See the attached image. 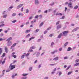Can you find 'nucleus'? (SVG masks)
<instances>
[{
	"label": "nucleus",
	"mask_w": 79,
	"mask_h": 79,
	"mask_svg": "<svg viewBox=\"0 0 79 79\" xmlns=\"http://www.w3.org/2000/svg\"><path fill=\"white\" fill-rule=\"evenodd\" d=\"M50 29H51V27H49V28H48L47 29V30L48 31V30H50Z\"/></svg>",
	"instance_id": "obj_61"
},
{
	"label": "nucleus",
	"mask_w": 79,
	"mask_h": 79,
	"mask_svg": "<svg viewBox=\"0 0 79 79\" xmlns=\"http://www.w3.org/2000/svg\"><path fill=\"white\" fill-rule=\"evenodd\" d=\"M72 73V72H68V75H69L71 74V73Z\"/></svg>",
	"instance_id": "obj_34"
},
{
	"label": "nucleus",
	"mask_w": 79,
	"mask_h": 79,
	"mask_svg": "<svg viewBox=\"0 0 79 79\" xmlns=\"http://www.w3.org/2000/svg\"><path fill=\"white\" fill-rule=\"evenodd\" d=\"M13 56V58H16V56L15 55L13 56Z\"/></svg>",
	"instance_id": "obj_48"
},
{
	"label": "nucleus",
	"mask_w": 79,
	"mask_h": 79,
	"mask_svg": "<svg viewBox=\"0 0 79 79\" xmlns=\"http://www.w3.org/2000/svg\"><path fill=\"white\" fill-rule=\"evenodd\" d=\"M59 16H62V14L61 13H60L58 14Z\"/></svg>",
	"instance_id": "obj_57"
},
{
	"label": "nucleus",
	"mask_w": 79,
	"mask_h": 79,
	"mask_svg": "<svg viewBox=\"0 0 79 79\" xmlns=\"http://www.w3.org/2000/svg\"><path fill=\"white\" fill-rule=\"evenodd\" d=\"M36 56L37 57H38L39 56V55H40V53L39 52H36Z\"/></svg>",
	"instance_id": "obj_15"
},
{
	"label": "nucleus",
	"mask_w": 79,
	"mask_h": 79,
	"mask_svg": "<svg viewBox=\"0 0 79 79\" xmlns=\"http://www.w3.org/2000/svg\"><path fill=\"white\" fill-rule=\"evenodd\" d=\"M6 58H5L4 60L2 62V64H5V60H6Z\"/></svg>",
	"instance_id": "obj_14"
},
{
	"label": "nucleus",
	"mask_w": 79,
	"mask_h": 79,
	"mask_svg": "<svg viewBox=\"0 0 79 79\" xmlns=\"http://www.w3.org/2000/svg\"><path fill=\"white\" fill-rule=\"evenodd\" d=\"M29 22H27L26 23V25H27V24H29Z\"/></svg>",
	"instance_id": "obj_50"
},
{
	"label": "nucleus",
	"mask_w": 79,
	"mask_h": 79,
	"mask_svg": "<svg viewBox=\"0 0 79 79\" xmlns=\"http://www.w3.org/2000/svg\"><path fill=\"white\" fill-rule=\"evenodd\" d=\"M5 56V53H4L1 56L2 58H3V57H4V56Z\"/></svg>",
	"instance_id": "obj_25"
},
{
	"label": "nucleus",
	"mask_w": 79,
	"mask_h": 79,
	"mask_svg": "<svg viewBox=\"0 0 79 79\" xmlns=\"http://www.w3.org/2000/svg\"><path fill=\"white\" fill-rule=\"evenodd\" d=\"M39 29H37L36 30V32H39Z\"/></svg>",
	"instance_id": "obj_43"
},
{
	"label": "nucleus",
	"mask_w": 79,
	"mask_h": 79,
	"mask_svg": "<svg viewBox=\"0 0 79 79\" xmlns=\"http://www.w3.org/2000/svg\"><path fill=\"white\" fill-rule=\"evenodd\" d=\"M15 52H14L12 53L11 54V56H14V55H15Z\"/></svg>",
	"instance_id": "obj_33"
},
{
	"label": "nucleus",
	"mask_w": 79,
	"mask_h": 79,
	"mask_svg": "<svg viewBox=\"0 0 79 79\" xmlns=\"http://www.w3.org/2000/svg\"><path fill=\"white\" fill-rule=\"evenodd\" d=\"M27 75H28V74L27 73H23L22 74V76H23L26 77V76H27Z\"/></svg>",
	"instance_id": "obj_19"
},
{
	"label": "nucleus",
	"mask_w": 79,
	"mask_h": 79,
	"mask_svg": "<svg viewBox=\"0 0 79 79\" xmlns=\"http://www.w3.org/2000/svg\"><path fill=\"white\" fill-rule=\"evenodd\" d=\"M2 60H3V58L1 59L0 60V64H1L2 63Z\"/></svg>",
	"instance_id": "obj_41"
},
{
	"label": "nucleus",
	"mask_w": 79,
	"mask_h": 79,
	"mask_svg": "<svg viewBox=\"0 0 79 79\" xmlns=\"http://www.w3.org/2000/svg\"><path fill=\"white\" fill-rule=\"evenodd\" d=\"M64 19V16H63V17L61 18V19Z\"/></svg>",
	"instance_id": "obj_49"
},
{
	"label": "nucleus",
	"mask_w": 79,
	"mask_h": 79,
	"mask_svg": "<svg viewBox=\"0 0 79 79\" xmlns=\"http://www.w3.org/2000/svg\"><path fill=\"white\" fill-rule=\"evenodd\" d=\"M30 48L31 49H34V48H35V47L34 46H32Z\"/></svg>",
	"instance_id": "obj_32"
},
{
	"label": "nucleus",
	"mask_w": 79,
	"mask_h": 79,
	"mask_svg": "<svg viewBox=\"0 0 79 79\" xmlns=\"http://www.w3.org/2000/svg\"><path fill=\"white\" fill-rule=\"evenodd\" d=\"M26 13H29V10L27 9L26 10Z\"/></svg>",
	"instance_id": "obj_28"
},
{
	"label": "nucleus",
	"mask_w": 79,
	"mask_h": 79,
	"mask_svg": "<svg viewBox=\"0 0 79 79\" xmlns=\"http://www.w3.org/2000/svg\"><path fill=\"white\" fill-rule=\"evenodd\" d=\"M5 26V24H3L0 25V27H2V26Z\"/></svg>",
	"instance_id": "obj_40"
},
{
	"label": "nucleus",
	"mask_w": 79,
	"mask_h": 79,
	"mask_svg": "<svg viewBox=\"0 0 79 79\" xmlns=\"http://www.w3.org/2000/svg\"><path fill=\"white\" fill-rule=\"evenodd\" d=\"M30 31H31L30 30H26L25 33H28L29 32H30Z\"/></svg>",
	"instance_id": "obj_23"
},
{
	"label": "nucleus",
	"mask_w": 79,
	"mask_h": 79,
	"mask_svg": "<svg viewBox=\"0 0 79 79\" xmlns=\"http://www.w3.org/2000/svg\"><path fill=\"white\" fill-rule=\"evenodd\" d=\"M12 15L13 16H16V14L15 13H14L13 14H12Z\"/></svg>",
	"instance_id": "obj_38"
},
{
	"label": "nucleus",
	"mask_w": 79,
	"mask_h": 79,
	"mask_svg": "<svg viewBox=\"0 0 79 79\" xmlns=\"http://www.w3.org/2000/svg\"><path fill=\"white\" fill-rule=\"evenodd\" d=\"M23 7H22L21 9V11H23Z\"/></svg>",
	"instance_id": "obj_64"
},
{
	"label": "nucleus",
	"mask_w": 79,
	"mask_h": 79,
	"mask_svg": "<svg viewBox=\"0 0 79 79\" xmlns=\"http://www.w3.org/2000/svg\"><path fill=\"white\" fill-rule=\"evenodd\" d=\"M54 44V43L53 42H52L51 44V46L53 47V46Z\"/></svg>",
	"instance_id": "obj_29"
},
{
	"label": "nucleus",
	"mask_w": 79,
	"mask_h": 79,
	"mask_svg": "<svg viewBox=\"0 0 79 79\" xmlns=\"http://www.w3.org/2000/svg\"><path fill=\"white\" fill-rule=\"evenodd\" d=\"M68 42H67L66 43H65L64 45V47H66L67 46V45H68Z\"/></svg>",
	"instance_id": "obj_13"
},
{
	"label": "nucleus",
	"mask_w": 79,
	"mask_h": 79,
	"mask_svg": "<svg viewBox=\"0 0 79 79\" xmlns=\"http://www.w3.org/2000/svg\"><path fill=\"white\" fill-rule=\"evenodd\" d=\"M17 76V74H15L12 75L11 76V77L12 79H15V76Z\"/></svg>",
	"instance_id": "obj_5"
},
{
	"label": "nucleus",
	"mask_w": 79,
	"mask_h": 79,
	"mask_svg": "<svg viewBox=\"0 0 79 79\" xmlns=\"http://www.w3.org/2000/svg\"><path fill=\"white\" fill-rule=\"evenodd\" d=\"M11 42L10 41L8 42L7 45L8 46H10L11 45Z\"/></svg>",
	"instance_id": "obj_8"
},
{
	"label": "nucleus",
	"mask_w": 79,
	"mask_h": 79,
	"mask_svg": "<svg viewBox=\"0 0 79 79\" xmlns=\"http://www.w3.org/2000/svg\"><path fill=\"white\" fill-rule=\"evenodd\" d=\"M12 40V37H10V38H8L6 40V41H10V40Z\"/></svg>",
	"instance_id": "obj_18"
},
{
	"label": "nucleus",
	"mask_w": 79,
	"mask_h": 79,
	"mask_svg": "<svg viewBox=\"0 0 79 79\" xmlns=\"http://www.w3.org/2000/svg\"><path fill=\"white\" fill-rule=\"evenodd\" d=\"M61 25H58L57 27V29H60V28H61Z\"/></svg>",
	"instance_id": "obj_20"
},
{
	"label": "nucleus",
	"mask_w": 79,
	"mask_h": 79,
	"mask_svg": "<svg viewBox=\"0 0 79 79\" xmlns=\"http://www.w3.org/2000/svg\"><path fill=\"white\" fill-rule=\"evenodd\" d=\"M59 52V51L57 50H55L54 51L52 52V54H54L55 53H56V52Z\"/></svg>",
	"instance_id": "obj_11"
},
{
	"label": "nucleus",
	"mask_w": 79,
	"mask_h": 79,
	"mask_svg": "<svg viewBox=\"0 0 79 79\" xmlns=\"http://www.w3.org/2000/svg\"><path fill=\"white\" fill-rule=\"evenodd\" d=\"M24 64H25V62H23L22 63V65H24Z\"/></svg>",
	"instance_id": "obj_62"
},
{
	"label": "nucleus",
	"mask_w": 79,
	"mask_h": 79,
	"mask_svg": "<svg viewBox=\"0 0 79 79\" xmlns=\"http://www.w3.org/2000/svg\"><path fill=\"white\" fill-rule=\"evenodd\" d=\"M19 2V0H16L15 2L17 3V2Z\"/></svg>",
	"instance_id": "obj_59"
},
{
	"label": "nucleus",
	"mask_w": 79,
	"mask_h": 79,
	"mask_svg": "<svg viewBox=\"0 0 79 79\" xmlns=\"http://www.w3.org/2000/svg\"><path fill=\"white\" fill-rule=\"evenodd\" d=\"M6 16H7L6 15H4L3 18H6Z\"/></svg>",
	"instance_id": "obj_63"
},
{
	"label": "nucleus",
	"mask_w": 79,
	"mask_h": 79,
	"mask_svg": "<svg viewBox=\"0 0 79 79\" xmlns=\"http://www.w3.org/2000/svg\"><path fill=\"white\" fill-rule=\"evenodd\" d=\"M77 30V28H75L73 30L72 32H74V31H76Z\"/></svg>",
	"instance_id": "obj_26"
},
{
	"label": "nucleus",
	"mask_w": 79,
	"mask_h": 79,
	"mask_svg": "<svg viewBox=\"0 0 79 79\" xmlns=\"http://www.w3.org/2000/svg\"><path fill=\"white\" fill-rule=\"evenodd\" d=\"M24 56H25V55L23 54L21 57V59H23L24 58Z\"/></svg>",
	"instance_id": "obj_24"
},
{
	"label": "nucleus",
	"mask_w": 79,
	"mask_h": 79,
	"mask_svg": "<svg viewBox=\"0 0 79 79\" xmlns=\"http://www.w3.org/2000/svg\"><path fill=\"white\" fill-rule=\"evenodd\" d=\"M53 60H54V61H57V60H58V57H56L54 58Z\"/></svg>",
	"instance_id": "obj_12"
},
{
	"label": "nucleus",
	"mask_w": 79,
	"mask_h": 79,
	"mask_svg": "<svg viewBox=\"0 0 79 79\" xmlns=\"http://www.w3.org/2000/svg\"><path fill=\"white\" fill-rule=\"evenodd\" d=\"M16 20H15L13 21L12 22V23H16Z\"/></svg>",
	"instance_id": "obj_46"
},
{
	"label": "nucleus",
	"mask_w": 79,
	"mask_h": 79,
	"mask_svg": "<svg viewBox=\"0 0 79 79\" xmlns=\"http://www.w3.org/2000/svg\"><path fill=\"white\" fill-rule=\"evenodd\" d=\"M79 59H77L76 60V61H75V62L76 63H78V62H79Z\"/></svg>",
	"instance_id": "obj_39"
},
{
	"label": "nucleus",
	"mask_w": 79,
	"mask_h": 79,
	"mask_svg": "<svg viewBox=\"0 0 79 79\" xmlns=\"http://www.w3.org/2000/svg\"><path fill=\"white\" fill-rule=\"evenodd\" d=\"M10 69H8V70L6 71V73H8V72H10Z\"/></svg>",
	"instance_id": "obj_31"
},
{
	"label": "nucleus",
	"mask_w": 79,
	"mask_h": 79,
	"mask_svg": "<svg viewBox=\"0 0 79 79\" xmlns=\"http://www.w3.org/2000/svg\"><path fill=\"white\" fill-rule=\"evenodd\" d=\"M21 15H22V16H23V14H22V13L21 14H19V16H21Z\"/></svg>",
	"instance_id": "obj_60"
},
{
	"label": "nucleus",
	"mask_w": 79,
	"mask_h": 79,
	"mask_svg": "<svg viewBox=\"0 0 79 79\" xmlns=\"http://www.w3.org/2000/svg\"><path fill=\"white\" fill-rule=\"evenodd\" d=\"M68 50H72V48L70 47H69L68 48Z\"/></svg>",
	"instance_id": "obj_56"
},
{
	"label": "nucleus",
	"mask_w": 79,
	"mask_h": 79,
	"mask_svg": "<svg viewBox=\"0 0 79 79\" xmlns=\"http://www.w3.org/2000/svg\"><path fill=\"white\" fill-rule=\"evenodd\" d=\"M27 77H22V79H26Z\"/></svg>",
	"instance_id": "obj_27"
},
{
	"label": "nucleus",
	"mask_w": 79,
	"mask_h": 79,
	"mask_svg": "<svg viewBox=\"0 0 79 79\" xmlns=\"http://www.w3.org/2000/svg\"><path fill=\"white\" fill-rule=\"evenodd\" d=\"M0 36H1V37H2V36H3V33H1L0 34Z\"/></svg>",
	"instance_id": "obj_58"
},
{
	"label": "nucleus",
	"mask_w": 79,
	"mask_h": 79,
	"mask_svg": "<svg viewBox=\"0 0 79 79\" xmlns=\"http://www.w3.org/2000/svg\"><path fill=\"white\" fill-rule=\"evenodd\" d=\"M62 74V72H59V76H60L61 74Z\"/></svg>",
	"instance_id": "obj_36"
},
{
	"label": "nucleus",
	"mask_w": 79,
	"mask_h": 79,
	"mask_svg": "<svg viewBox=\"0 0 79 79\" xmlns=\"http://www.w3.org/2000/svg\"><path fill=\"white\" fill-rule=\"evenodd\" d=\"M28 52H33V50H30L29 51H28Z\"/></svg>",
	"instance_id": "obj_35"
},
{
	"label": "nucleus",
	"mask_w": 79,
	"mask_h": 79,
	"mask_svg": "<svg viewBox=\"0 0 79 79\" xmlns=\"http://www.w3.org/2000/svg\"><path fill=\"white\" fill-rule=\"evenodd\" d=\"M74 66H79V63H77L76 64H75L74 65Z\"/></svg>",
	"instance_id": "obj_17"
},
{
	"label": "nucleus",
	"mask_w": 79,
	"mask_h": 79,
	"mask_svg": "<svg viewBox=\"0 0 79 79\" xmlns=\"http://www.w3.org/2000/svg\"><path fill=\"white\" fill-rule=\"evenodd\" d=\"M62 36V33H60L58 36V39H60V38H61Z\"/></svg>",
	"instance_id": "obj_9"
},
{
	"label": "nucleus",
	"mask_w": 79,
	"mask_h": 79,
	"mask_svg": "<svg viewBox=\"0 0 79 79\" xmlns=\"http://www.w3.org/2000/svg\"><path fill=\"white\" fill-rule=\"evenodd\" d=\"M29 53L28 52V53H27V54H26V53H23V55H25V56H29Z\"/></svg>",
	"instance_id": "obj_6"
},
{
	"label": "nucleus",
	"mask_w": 79,
	"mask_h": 79,
	"mask_svg": "<svg viewBox=\"0 0 79 79\" xmlns=\"http://www.w3.org/2000/svg\"><path fill=\"white\" fill-rule=\"evenodd\" d=\"M23 6V4H20V5H19L17 7V9H19V8H21L22 6Z\"/></svg>",
	"instance_id": "obj_4"
},
{
	"label": "nucleus",
	"mask_w": 79,
	"mask_h": 79,
	"mask_svg": "<svg viewBox=\"0 0 79 79\" xmlns=\"http://www.w3.org/2000/svg\"><path fill=\"white\" fill-rule=\"evenodd\" d=\"M5 70H3V71H2V75H4V73H5Z\"/></svg>",
	"instance_id": "obj_45"
},
{
	"label": "nucleus",
	"mask_w": 79,
	"mask_h": 79,
	"mask_svg": "<svg viewBox=\"0 0 79 79\" xmlns=\"http://www.w3.org/2000/svg\"><path fill=\"white\" fill-rule=\"evenodd\" d=\"M68 58V57L66 56L64 57V59L66 60Z\"/></svg>",
	"instance_id": "obj_52"
},
{
	"label": "nucleus",
	"mask_w": 79,
	"mask_h": 79,
	"mask_svg": "<svg viewBox=\"0 0 79 79\" xmlns=\"http://www.w3.org/2000/svg\"><path fill=\"white\" fill-rule=\"evenodd\" d=\"M41 64H40L39 65V66H38V68L39 69V68H41Z\"/></svg>",
	"instance_id": "obj_54"
},
{
	"label": "nucleus",
	"mask_w": 79,
	"mask_h": 79,
	"mask_svg": "<svg viewBox=\"0 0 79 79\" xmlns=\"http://www.w3.org/2000/svg\"><path fill=\"white\" fill-rule=\"evenodd\" d=\"M60 23V21H58L56 23V25H58Z\"/></svg>",
	"instance_id": "obj_42"
},
{
	"label": "nucleus",
	"mask_w": 79,
	"mask_h": 79,
	"mask_svg": "<svg viewBox=\"0 0 79 79\" xmlns=\"http://www.w3.org/2000/svg\"><path fill=\"white\" fill-rule=\"evenodd\" d=\"M68 7L70 8H73L72 3L70 2L68 3Z\"/></svg>",
	"instance_id": "obj_3"
},
{
	"label": "nucleus",
	"mask_w": 79,
	"mask_h": 79,
	"mask_svg": "<svg viewBox=\"0 0 79 79\" xmlns=\"http://www.w3.org/2000/svg\"><path fill=\"white\" fill-rule=\"evenodd\" d=\"M69 33L68 31H64L62 32L63 35L64 36H66Z\"/></svg>",
	"instance_id": "obj_1"
},
{
	"label": "nucleus",
	"mask_w": 79,
	"mask_h": 79,
	"mask_svg": "<svg viewBox=\"0 0 79 79\" xmlns=\"http://www.w3.org/2000/svg\"><path fill=\"white\" fill-rule=\"evenodd\" d=\"M44 79H48V77H46L44 78Z\"/></svg>",
	"instance_id": "obj_53"
},
{
	"label": "nucleus",
	"mask_w": 79,
	"mask_h": 79,
	"mask_svg": "<svg viewBox=\"0 0 79 79\" xmlns=\"http://www.w3.org/2000/svg\"><path fill=\"white\" fill-rule=\"evenodd\" d=\"M39 17H40V19H41L42 18V15H40L39 16Z\"/></svg>",
	"instance_id": "obj_47"
},
{
	"label": "nucleus",
	"mask_w": 79,
	"mask_h": 79,
	"mask_svg": "<svg viewBox=\"0 0 79 79\" xmlns=\"http://www.w3.org/2000/svg\"><path fill=\"white\" fill-rule=\"evenodd\" d=\"M39 17V15H37L35 17V19H36V18H37Z\"/></svg>",
	"instance_id": "obj_37"
},
{
	"label": "nucleus",
	"mask_w": 79,
	"mask_h": 79,
	"mask_svg": "<svg viewBox=\"0 0 79 79\" xmlns=\"http://www.w3.org/2000/svg\"><path fill=\"white\" fill-rule=\"evenodd\" d=\"M17 61V60H15L13 62V63H16V62Z\"/></svg>",
	"instance_id": "obj_55"
},
{
	"label": "nucleus",
	"mask_w": 79,
	"mask_h": 79,
	"mask_svg": "<svg viewBox=\"0 0 79 79\" xmlns=\"http://www.w3.org/2000/svg\"><path fill=\"white\" fill-rule=\"evenodd\" d=\"M43 25H44V23L43 22H42L40 24L39 27H41V26H43Z\"/></svg>",
	"instance_id": "obj_21"
},
{
	"label": "nucleus",
	"mask_w": 79,
	"mask_h": 79,
	"mask_svg": "<svg viewBox=\"0 0 79 79\" xmlns=\"http://www.w3.org/2000/svg\"><path fill=\"white\" fill-rule=\"evenodd\" d=\"M78 8V6H75L74 8V9H77Z\"/></svg>",
	"instance_id": "obj_30"
},
{
	"label": "nucleus",
	"mask_w": 79,
	"mask_h": 79,
	"mask_svg": "<svg viewBox=\"0 0 79 79\" xmlns=\"http://www.w3.org/2000/svg\"><path fill=\"white\" fill-rule=\"evenodd\" d=\"M35 2L36 5H37V4H39V1L38 0H35Z\"/></svg>",
	"instance_id": "obj_16"
},
{
	"label": "nucleus",
	"mask_w": 79,
	"mask_h": 79,
	"mask_svg": "<svg viewBox=\"0 0 79 79\" xmlns=\"http://www.w3.org/2000/svg\"><path fill=\"white\" fill-rule=\"evenodd\" d=\"M16 43H15L13 45L11 46V48H10V49H12V48H14V47H15L16 46Z\"/></svg>",
	"instance_id": "obj_7"
},
{
	"label": "nucleus",
	"mask_w": 79,
	"mask_h": 79,
	"mask_svg": "<svg viewBox=\"0 0 79 79\" xmlns=\"http://www.w3.org/2000/svg\"><path fill=\"white\" fill-rule=\"evenodd\" d=\"M35 39V37H31L30 38L29 40H28V41L29 42H30L31 41V40H32V39Z\"/></svg>",
	"instance_id": "obj_10"
},
{
	"label": "nucleus",
	"mask_w": 79,
	"mask_h": 79,
	"mask_svg": "<svg viewBox=\"0 0 79 79\" xmlns=\"http://www.w3.org/2000/svg\"><path fill=\"white\" fill-rule=\"evenodd\" d=\"M30 34H28L27 35L26 37H30Z\"/></svg>",
	"instance_id": "obj_51"
},
{
	"label": "nucleus",
	"mask_w": 79,
	"mask_h": 79,
	"mask_svg": "<svg viewBox=\"0 0 79 79\" xmlns=\"http://www.w3.org/2000/svg\"><path fill=\"white\" fill-rule=\"evenodd\" d=\"M32 67H30L29 68V71H31L32 70Z\"/></svg>",
	"instance_id": "obj_22"
},
{
	"label": "nucleus",
	"mask_w": 79,
	"mask_h": 79,
	"mask_svg": "<svg viewBox=\"0 0 79 79\" xmlns=\"http://www.w3.org/2000/svg\"><path fill=\"white\" fill-rule=\"evenodd\" d=\"M2 50H0V55L2 54Z\"/></svg>",
	"instance_id": "obj_44"
},
{
	"label": "nucleus",
	"mask_w": 79,
	"mask_h": 79,
	"mask_svg": "<svg viewBox=\"0 0 79 79\" xmlns=\"http://www.w3.org/2000/svg\"><path fill=\"white\" fill-rule=\"evenodd\" d=\"M9 68H10V71H11V70H13V69L15 68V65H12V64H11L10 65Z\"/></svg>",
	"instance_id": "obj_2"
}]
</instances>
